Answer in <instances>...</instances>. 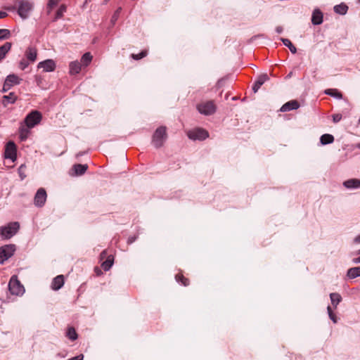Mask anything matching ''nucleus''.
<instances>
[{"mask_svg":"<svg viewBox=\"0 0 360 360\" xmlns=\"http://www.w3.org/2000/svg\"><path fill=\"white\" fill-rule=\"evenodd\" d=\"M354 242L355 243H360V234L354 238Z\"/></svg>","mask_w":360,"mask_h":360,"instance_id":"obj_49","label":"nucleus"},{"mask_svg":"<svg viewBox=\"0 0 360 360\" xmlns=\"http://www.w3.org/2000/svg\"><path fill=\"white\" fill-rule=\"evenodd\" d=\"M347 278L349 279H354L360 277V266L349 268L346 274Z\"/></svg>","mask_w":360,"mask_h":360,"instance_id":"obj_18","label":"nucleus"},{"mask_svg":"<svg viewBox=\"0 0 360 360\" xmlns=\"http://www.w3.org/2000/svg\"><path fill=\"white\" fill-rule=\"evenodd\" d=\"M121 11H122V8L120 7L113 13V15L111 18V22L112 25H114L115 23V22L117 20V19L119 18Z\"/></svg>","mask_w":360,"mask_h":360,"instance_id":"obj_38","label":"nucleus"},{"mask_svg":"<svg viewBox=\"0 0 360 360\" xmlns=\"http://www.w3.org/2000/svg\"><path fill=\"white\" fill-rule=\"evenodd\" d=\"M4 156L7 159L11 160L12 162H15L17 159V148L16 146L13 141L7 143L5 148Z\"/></svg>","mask_w":360,"mask_h":360,"instance_id":"obj_9","label":"nucleus"},{"mask_svg":"<svg viewBox=\"0 0 360 360\" xmlns=\"http://www.w3.org/2000/svg\"><path fill=\"white\" fill-rule=\"evenodd\" d=\"M176 281L178 283H181L183 285L187 286L188 285V280L186 278H184L181 274H177L175 276Z\"/></svg>","mask_w":360,"mask_h":360,"instance_id":"obj_34","label":"nucleus"},{"mask_svg":"<svg viewBox=\"0 0 360 360\" xmlns=\"http://www.w3.org/2000/svg\"><path fill=\"white\" fill-rule=\"evenodd\" d=\"M8 289L12 295L20 296L25 292V288L18 281L16 276H13L8 283Z\"/></svg>","mask_w":360,"mask_h":360,"instance_id":"obj_5","label":"nucleus"},{"mask_svg":"<svg viewBox=\"0 0 360 360\" xmlns=\"http://www.w3.org/2000/svg\"><path fill=\"white\" fill-rule=\"evenodd\" d=\"M29 65V62L25 59H22L19 63V68L22 70H24Z\"/></svg>","mask_w":360,"mask_h":360,"instance_id":"obj_40","label":"nucleus"},{"mask_svg":"<svg viewBox=\"0 0 360 360\" xmlns=\"http://www.w3.org/2000/svg\"><path fill=\"white\" fill-rule=\"evenodd\" d=\"M327 311H328V316H329L330 319L334 323H336L338 322V318H337L336 315L333 312L332 309L330 306H328Z\"/></svg>","mask_w":360,"mask_h":360,"instance_id":"obj_37","label":"nucleus"},{"mask_svg":"<svg viewBox=\"0 0 360 360\" xmlns=\"http://www.w3.org/2000/svg\"><path fill=\"white\" fill-rule=\"evenodd\" d=\"M64 285V277L63 275H58L55 277L51 283V288L54 290H58Z\"/></svg>","mask_w":360,"mask_h":360,"instance_id":"obj_16","label":"nucleus"},{"mask_svg":"<svg viewBox=\"0 0 360 360\" xmlns=\"http://www.w3.org/2000/svg\"><path fill=\"white\" fill-rule=\"evenodd\" d=\"M107 255L106 250H103L101 254V259H103Z\"/></svg>","mask_w":360,"mask_h":360,"instance_id":"obj_50","label":"nucleus"},{"mask_svg":"<svg viewBox=\"0 0 360 360\" xmlns=\"http://www.w3.org/2000/svg\"><path fill=\"white\" fill-rule=\"evenodd\" d=\"M88 166L87 165H82V164H76L73 165L72 170L74 171V174L76 176H80L85 173L87 170Z\"/></svg>","mask_w":360,"mask_h":360,"instance_id":"obj_20","label":"nucleus"},{"mask_svg":"<svg viewBox=\"0 0 360 360\" xmlns=\"http://www.w3.org/2000/svg\"><path fill=\"white\" fill-rule=\"evenodd\" d=\"M42 119L41 113L38 110H32L25 118L24 124L27 127L33 128L40 123Z\"/></svg>","mask_w":360,"mask_h":360,"instance_id":"obj_4","label":"nucleus"},{"mask_svg":"<svg viewBox=\"0 0 360 360\" xmlns=\"http://www.w3.org/2000/svg\"><path fill=\"white\" fill-rule=\"evenodd\" d=\"M84 154H85V152H79L77 154V157L84 155Z\"/></svg>","mask_w":360,"mask_h":360,"instance_id":"obj_51","label":"nucleus"},{"mask_svg":"<svg viewBox=\"0 0 360 360\" xmlns=\"http://www.w3.org/2000/svg\"><path fill=\"white\" fill-rule=\"evenodd\" d=\"M359 1H360V0H359Z\"/></svg>","mask_w":360,"mask_h":360,"instance_id":"obj_56","label":"nucleus"},{"mask_svg":"<svg viewBox=\"0 0 360 360\" xmlns=\"http://www.w3.org/2000/svg\"><path fill=\"white\" fill-rule=\"evenodd\" d=\"M358 124H360V117H359V120L358 121Z\"/></svg>","mask_w":360,"mask_h":360,"instance_id":"obj_55","label":"nucleus"},{"mask_svg":"<svg viewBox=\"0 0 360 360\" xmlns=\"http://www.w3.org/2000/svg\"><path fill=\"white\" fill-rule=\"evenodd\" d=\"M17 96L14 93H10L8 95H5L2 98V103L4 106H7L8 104H12L15 102Z\"/></svg>","mask_w":360,"mask_h":360,"instance_id":"obj_21","label":"nucleus"},{"mask_svg":"<svg viewBox=\"0 0 360 360\" xmlns=\"http://www.w3.org/2000/svg\"><path fill=\"white\" fill-rule=\"evenodd\" d=\"M113 257L110 255L107 257L106 260L102 262L101 267L105 271H108L113 264Z\"/></svg>","mask_w":360,"mask_h":360,"instance_id":"obj_26","label":"nucleus"},{"mask_svg":"<svg viewBox=\"0 0 360 360\" xmlns=\"http://www.w3.org/2000/svg\"><path fill=\"white\" fill-rule=\"evenodd\" d=\"M8 15L6 12L0 11V19L6 18Z\"/></svg>","mask_w":360,"mask_h":360,"instance_id":"obj_48","label":"nucleus"},{"mask_svg":"<svg viewBox=\"0 0 360 360\" xmlns=\"http://www.w3.org/2000/svg\"><path fill=\"white\" fill-rule=\"evenodd\" d=\"M15 251V245H6L0 248V264H4L11 257Z\"/></svg>","mask_w":360,"mask_h":360,"instance_id":"obj_8","label":"nucleus"},{"mask_svg":"<svg viewBox=\"0 0 360 360\" xmlns=\"http://www.w3.org/2000/svg\"><path fill=\"white\" fill-rule=\"evenodd\" d=\"M11 88V86L7 82H4V86H3V89H2V91L3 92H6Z\"/></svg>","mask_w":360,"mask_h":360,"instance_id":"obj_43","label":"nucleus"},{"mask_svg":"<svg viewBox=\"0 0 360 360\" xmlns=\"http://www.w3.org/2000/svg\"><path fill=\"white\" fill-rule=\"evenodd\" d=\"M38 68H42L44 72H53L56 68V63L52 59H47L39 63Z\"/></svg>","mask_w":360,"mask_h":360,"instance_id":"obj_11","label":"nucleus"},{"mask_svg":"<svg viewBox=\"0 0 360 360\" xmlns=\"http://www.w3.org/2000/svg\"><path fill=\"white\" fill-rule=\"evenodd\" d=\"M188 137L193 141H203L209 136L207 130L202 128H195L187 132Z\"/></svg>","mask_w":360,"mask_h":360,"instance_id":"obj_7","label":"nucleus"},{"mask_svg":"<svg viewBox=\"0 0 360 360\" xmlns=\"http://www.w3.org/2000/svg\"><path fill=\"white\" fill-rule=\"evenodd\" d=\"M357 254L360 255V249L358 250Z\"/></svg>","mask_w":360,"mask_h":360,"instance_id":"obj_54","label":"nucleus"},{"mask_svg":"<svg viewBox=\"0 0 360 360\" xmlns=\"http://www.w3.org/2000/svg\"><path fill=\"white\" fill-rule=\"evenodd\" d=\"M333 9L336 13L340 14V15H345V14H346L347 10H348V7L345 4H340L335 6Z\"/></svg>","mask_w":360,"mask_h":360,"instance_id":"obj_28","label":"nucleus"},{"mask_svg":"<svg viewBox=\"0 0 360 360\" xmlns=\"http://www.w3.org/2000/svg\"><path fill=\"white\" fill-rule=\"evenodd\" d=\"M109 0H104V3L106 4Z\"/></svg>","mask_w":360,"mask_h":360,"instance_id":"obj_53","label":"nucleus"},{"mask_svg":"<svg viewBox=\"0 0 360 360\" xmlns=\"http://www.w3.org/2000/svg\"><path fill=\"white\" fill-rule=\"evenodd\" d=\"M14 5H8L4 8L8 11H17L18 15L25 20L29 18L34 9V4L32 0H14Z\"/></svg>","mask_w":360,"mask_h":360,"instance_id":"obj_1","label":"nucleus"},{"mask_svg":"<svg viewBox=\"0 0 360 360\" xmlns=\"http://www.w3.org/2000/svg\"><path fill=\"white\" fill-rule=\"evenodd\" d=\"M20 81L21 79L15 74L8 75L5 79V82H7L11 87L13 85L19 84Z\"/></svg>","mask_w":360,"mask_h":360,"instance_id":"obj_22","label":"nucleus"},{"mask_svg":"<svg viewBox=\"0 0 360 360\" xmlns=\"http://www.w3.org/2000/svg\"><path fill=\"white\" fill-rule=\"evenodd\" d=\"M342 119V115L340 114H335L333 115V120L335 123H337L340 122Z\"/></svg>","mask_w":360,"mask_h":360,"instance_id":"obj_42","label":"nucleus"},{"mask_svg":"<svg viewBox=\"0 0 360 360\" xmlns=\"http://www.w3.org/2000/svg\"><path fill=\"white\" fill-rule=\"evenodd\" d=\"M269 76L266 74L261 75L257 80L255 82L252 86V90L255 93H256L261 86L264 84L265 82L269 80Z\"/></svg>","mask_w":360,"mask_h":360,"instance_id":"obj_14","label":"nucleus"},{"mask_svg":"<svg viewBox=\"0 0 360 360\" xmlns=\"http://www.w3.org/2000/svg\"><path fill=\"white\" fill-rule=\"evenodd\" d=\"M281 41L283 44L287 46L292 53H295L297 52L296 47L292 44L290 39L285 38H281Z\"/></svg>","mask_w":360,"mask_h":360,"instance_id":"obj_31","label":"nucleus"},{"mask_svg":"<svg viewBox=\"0 0 360 360\" xmlns=\"http://www.w3.org/2000/svg\"><path fill=\"white\" fill-rule=\"evenodd\" d=\"M67 336L71 340H75L77 338V334L74 328H69L67 331Z\"/></svg>","mask_w":360,"mask_h":360,"instance_id":"obj_32","label":"nucleus"},{"mask_svg":"<svg viewBox=\"0 0 360 360\" xmlns=\"http://www.w3.org/2000/svg\"><path fill=\"white\" fill-rule=\"evenodd\" d=\"M25 55L27 60L33 63L37 59V51L36 48L33 46H29L26 49Z\"/></svg>","mask_w":360,"mask_h":360,"instance_id":"obj_15","label":"nucleus"},{"mask_svg":"<svg viewBox=\"0 0 360 360\" xmlns=\"http://www.w3.org/2000/svg\"><path fill=\"white\" fill-rule=\"evenodd\" d=\"M330 302L334 307L336 309L339 303L342 301L341 295L338 292H332L330 294Z\"/></svg>","mask_w":360,"mask_h":360,"instance_id":"obj_25","label":"nucleus"},{"mask_svg":"<svg viewBox=\"0 0 360 360\" xmlns=\"http://www.w3.org/2000/svg\"><path fill=\"white\" fill-rule=\"evenodd\" d=\"M65 11H66L65 6L61 5L60 6V8L58 9V11H56V16L54 18V20H57L58 19L60 18L63 16V13L65 12Z\"/></svg>","mask_w":360,"mask_h":360,"instance_id":"obj_35","label":"nucleus"},{"mask_svg":"<svg viewBox=\"0 0 360 360\" xmlns=\"http://www.w3.org/2000/svg\"><path fill=\"white\" fill-rule=\"evenodd\" d=\"M325 94L338 99H341L342 98V94L338 89H326L325 91Z\"/></svg>","mask_w":360,"mask_h":360,"instance_id":"obj_30","label":"nucleus"},{"mask_svg":"<svg viewBox=\"0 0 360 360\" xmlns=\"http://www.w3.org/2000/svg\"><path fill=\"white\" fill-rule=\"evenodd\" d=\"M84 359V355L83 354H79L77 356H75V357H72L71 359H70L69 360H83Z\"/></svg>","mask_w":360,"mask_h":360,"instance_id":"obj_45","label":"nucleus"},{"mask_svg":"<svg viewBox=\"0 0 360 360\" xmlns=\"http://www.w3.org/2000/svg\"><path fill=\"white\" fill-rule=\"evenodd\" d=\"M197 110L202 115H211L216 112L217 107L213 101H207L198 104Z\"/></svg>","mask_w":360,"mask_h":360,"instance_id":"obj_6","label":"nucleus"},{"mask_svg":"<svg viewBox=\"0 0 360 360\" xmlns=\"http://www.w3.org/2000/svg\"><path fill=\"white\" fill-rule=\"evenodd\" d=\"M12 44L11 42H6L0 46V62L6 57V54L11 49Z\"/></svg>","mask_w":360,"mask_h":360,"instance_id":"obj_23","label":"nucleus"},{"mask_svg":"<svg viewBox=\"0 0 360 360\" xmlns=\"http://www.w3.org/2000/svg\"><path fill=\"white\" fill-rule=\"evenodd\" d=\"M46 192L44 188H41L37 190L34 198V203L37 207H42L46 202Z\"/></svg>","mask_w":360,"mask_h":360,"instance_id":"obj_10","label":"nucleus"},{"mask_svg":"<svg viewBox=\"0 0 360 360\" xmlns=\"http://www.w3.org/2000/svg\"><path fill=\"white\" fill-rule=\"evenodd\" d=\"M354 264H360V256L352 259Z\"/></svg>","mask_w":360,"mask_h":360,"instance_id":"obj_47","label":"nucleus"},{"mask_svg":"<svg viewBox=\"0 0 360 360\" xmlns=\"http://www.w3.org/2000/svg\"><path fill=\"white\" fill-rule=\"evenodd\" d=\"M91 60L92 56L91 55L90 53L87 52L82 56L80 64L82 65V66L86 67L91 62Z\"/></svg>","mask_w":360,"mask_h":360,"instance_id":"obj_29","label":"nucleus"},{"mask_svg":"<svg viewBox=\"0 0 360 360\" xmlns=\"http://www.w3.org/2000/svg\"><path fill=\"white\" fill-rule=\"evenodd\" d=\"M299 103L296 100H292L283 105L280 109V111L288 112L292 110H297V108H299Z\"/></svg>","mask_w":360,"mask_h":360,"instance_id":"obj_13","label":"nucleus"},{"mask_svg":"<svg viewBox=\"0 0 360 360\" xmlns=\"http://www.w3.org/2000/svg\"><path fill=\"white\" fill-rule=\"evenodd\" d=\"M311 23L314 25H321L323 21V14L322 11L316 8L314 9L312 14H311Z\"/></svg>","mask_w":360,"mask_h":360,"instance_id":"obj_12","label":"nucleus"},{"mask_svg":"<svg viewBox=\"0 0 360 360\" xmlns=\"http://www.w3.org/2000/svg\"><path fill=\"white\" fill-rule=\"evenodd\" d=\"M167 139V128L166 127L161 126L156 129L153 137H152V145L155 148H161Z\"/></svg>","mask_w":360,"mask_h":360,"instance_id":"obj_2","label":"nucleus"},{"mask_svg":"<svg viewBox=\"0 0 360 360\" xmlns=\"http://www.w3.org/2000/svg\"><path fill=\"white\" fill-rule=\"evenodd\" d=\"M146 55H147V51H142L141 53H139L138 54H132L131 57L135 60H140V59L144 58L145 56H146Z\"/></svg>","mask_w":360,"mask_h":360,"instance_id":"obj_39","label":"nucleus"},{"mask_svg":"<svg viewBox=\"0 0 360 360\" xmlns=\"http://www.w3.org/2000/svg\"><path fill=\"white\" fill-rule=\"evenodd\" d=\"M283 31V29L281 26H278L276 27V32L278 34H281Z\"/></svg>","mask_w":360,"mask_h":360,"instance_id":"obj_46","label":"nucleus"},{"mask_svg":"<svg viewBox=\"0 0 360 360\" xmlns=\"http://www.w3.org/2000/svg\"><path fill=\"white\" fill-rule=\"evenodd\" d=\"M30 129L31 127H27L25 124H22L19 128V137L22 141L27 140L28 136L30 134Z\"/></svg>","mask_w":360,"mask_h":360,"instance_id":"obj_17","label":"nucleus"},{"mask_svg":"<svg viewBox=\"0 0 360 360\" xmlns=\"http://www.w3.org/2000/svg\"><path fill=\"white\" fill-rule=\"evenodd\" d=\"M20 229V224L17 221L10 222L0 228V235L2 238L9 239L17 233Z\"/></svg>","mask_w":360,"mask_h":360,"instance_id":"obj_3","label":"nucleus"},{"mask_svg":"<svg viewBox=\"0 0 360 360\" xmlns=\"http://www.w3.org/2000/svg\"><path fill=\"white\" fill-rule=\"evenodd\" d=\"M11 37V32L7 29H0V40L9 39Z\"/></svg>","mask_w":360,"mask_h":360,"instance_id":"obj_33","label":"nucleus"},{"mask_svg":"<svg viewBox=\"0 0 360 360\" xmlns=\"http://www.w3.org/2000/svg\"><path fill=\"white\" fill-rule=\"evenodd\" d=\"M70 73L71 75L78 74L82 68V65L77 60L72 61L70 63Z\"/></svg>","mask_w":360,"mask_h":360,"instance_id":"obj_24","label":"nucleus"},{"mask_svg":"<svg viewBox=\"0 0 360 360\" xmlns=\"http://www.w3.org/2000/svg\"><path fill=\"white\" fill-rule=\"evenodd\" d=\"M345 187L349 189L360 188V179H352L345 181L343 183Z\"/></svg>","mask_w":360,"mask_h":360,"instance_id":"obj_19","label":"nucleus"},{"mask_svg":"<svg viewBox=\"0 0 360 360\" xmlns=\"http://www.w3.org/2000/svg\"><path fill=\"white\" fill-rule=\"evenodd\" d=\"M25 167V165H21L18 168V173L21 180H23L25 178V174H24V168Z\"/></svg>","mask_w":360,"mask_h":360,"instance_id":"obj_41","label":"nucleus"},{"mask_svg":"<svg viewBox=\"0 0 360 360\" xmlns=\"http://www.w3.org/2000/svg\"><path fill=\"white\" fill-rule=\"evenodd\" d=\"M334 141V137L333 135L329 134H325L320 138V142L322 145H326L332 143Z\"/></svg>","mask_w":360,"mask_h":360,"instance_id":"obj_27","label":"nucleus"},{"mask_svg":"<svg viewBox=\"0 0 360 360\" xmlns=\"http://www.w3.org/2000/svg\"><path fill=\"white\" fill-rule=\"evenodd\" d=\"M60 0H49L47 4V13L49 14L53 8L58 4Z\"/></svg>","mask_w":360,"mask_h":360,"instance_id":"obj_36","label":"nucleus"},{"mask_svg":"<svg viewBox=\"0 0 360 360\" xmlns=\"http://www.w3.org/2000/svg\"><path fill=\"white\" fill-rule=\"evenodd\" d=\"M136 238L137 237L136 236L129 237V238L127 240V243L128 244L133 243L136 240Z\"/></svg>","mask_w":360,"mask_h":360,"instance_id":"obj_44","label":"nucleus"},{"mask_svg":"<svg viewBox=\"0 0 360 360\" xmlns=\"http://www.w3.org/2000/svg\"><path fill=\"white\" fill-rule=\"evenodd\" d=\"M356 148L360 149V142L356 143Z\"/></svg>","mask_w":360,"mask_h":360,"instance_id":"obj_52","label":"nucleus"}]
</instances>
